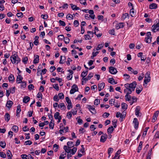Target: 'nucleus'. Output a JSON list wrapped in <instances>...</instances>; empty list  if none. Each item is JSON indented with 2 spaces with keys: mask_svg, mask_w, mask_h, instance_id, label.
<instances>
[{
  "mask_svg": "<svg viewBox=\"0 0 159 159\" xmlns=\"http://www.w3.org/2000/svg\"><path fill=\"white\" fill-rule=\"evenodd\" d=\"M149 127H146L145 129H144V130L143 132L142 136L143 137H144L145 136H146L147 133V131L148 130V129H149Z\"/></svg>",
  "mask_w": 159,
  "mask_h": 159,
  "instance_id": "obj_43",
  "label": "nucleus"
},
{
  "mask_svg": "<svg viewBox=\"0 0 159 159\" xmlns=\"http://www.w3.org/2000/svg\"><path fill=\"white\" fill-rule=\"evenodd\" d=\"M16 16L18 17L22 18L23 15L22 12H20L17 13L16 14Z\"/></svg>",
  "mask_w": 159,
  "mask_h": 159,
  "instance_id": "obj_58",
  "label": "nucleus"
},
{
  "mask_svg": "<svg viewBox=\"0 0 159 159\" xmlns=\"http://www.w3.org/2000/svg\"><path fill=\"white\" fill-rule=\"evenodd\" d=\"M28 60V58L27 57H25L23 58L22 61L25 64H26L27 63V61Z\"/></svg>",
  "mask_w": 159,
  "mask_h": 159,
  "instance_id": "obj_53",
  "label": "nucleus"
},
{
  "mask_svg": "<svg viewBox=\"0 0 159 159\" xmlns=\"http://www.w3.org/2000/svg\"><path fill=\"white\" fill-rule=\"evenodd\" d=\"M136 93L138 94H139L143 90V87L142 85H140L137 86L136 89Z\"/></svg>",
  "mask_w": 159,
  "mask_h": 159,
  "instance_id": "obj_14",
  "label": "nucleus"
},
{
  "mask_svg": "<svg viewBox=\"0 0 159 159\" xmlns=\"http://www.w3.org/2000/svg\"><path fill=\"white\" fill-rule=\"evenodd\" d=\"M127 105L125 103L123 102L121 103V107L123 109H126L127 108Z\"/></svg>",
  "mask_w": 159,
  "mask_h": 159,
  "instance_id": "obj_41",
  "label": "nucleus"
},
{
  "mask_svg": "<svg viewBox=\"0 0 159 159\" xmlns=\"http://www.w3.org/2000/svg\"><path fill=\"white\" fill-rule=\"evenodd\" d=\"M105 83L104 82L99 83L98 85V91H100L103 89L105 87Z\"/></svg>",
  "mask_w": 159,
  "mask_h": 159,
  "instance_id": "obj_13",
  "label": "nucleus"
},
{
  "mask_svg": "<svg viewBox=\"0 0 159 159\" xmlns=\"http://www.w3.org/2000/svg\"><path fill=\"white\" fill-rule=\"evenodd\" d=\"M130 14L132 17H134L135 15V12L134 10V7H132L130 11Z\"/></svg>",
  "mask_w": 159,
  "mask_h": 159,
  "instance_id": "obj_34",
  "label": "nucleus"
},
{
  "mask_svg": "<svg viewBox=\"0 0 159 159\" xmlns=\"http://www.w3.org/2000/svg\"><path fill=\"white\" fill-rule=\"evenodd\" d=\"M151 80L150 77L145 76L144 80L143 82V85L145 87H147V84Z\"/></svg>",
  "mask_w": 159,
  "mask_h": 159,
  "instance_id": "obj_5",
  "label": "nucleus"
},
{
  "mask_svg": "<svg viewBox=\"0 0 159 159\" xmlns=\"http://www.w3.org/2000/svg\"><path fill=\"white\" fill-rule=\"evenodd\" d=\"M157 7V5L155 3H152L149 5V8L151 9H156Z\"/></svg>",
  "mask_w": 159,
  "mask_h": 159,
  "instance_id": "obj_20",
  "label": "nucleus"
},
{
  "mask_svg": "<svg viewBox=\"0 0 159 159\" xmlns=\"http://www.w3.org/2000/svg\"><path fill=\"white\" fill-rule=\"evenodd\" d=\"M88 71L87 70L86 71H83L81 73V76L83 78H84L87 74Z\"/></svg>",
  "mask_w": 159,
  "mask_h": 159,
  "instance_id": "obj_47",
  "label": "nucleus"
},
{
  "mask_svg": "<svg viewBox=\"0 0 159 159\" xmlns=\"http://www.w3.org/2000/svg\"><path fill=\"white\" fill-rule=\"evenodd\" d=\"M104 46V43H102L100 44H99L98 45L97 48H96V50H98L102 49Z\"/></svg>",
  "mask_w": 159,
  "mask_h": 159,
  "instance_id": "obj_44",
  "label": "nucleus"
},
{
  "mask_svg": "<svg viewBox=\"0 0 159 159\" xmlns=\"http://www.w3.org/2000/svg\"><path fill=\"white\" fill-rule=\"evenodd\" d=\"M77 150V148L76 147L73 148L72 150L71 149V154L72 155H74L76 152Z\"/></svg>",
  "mask_w": 159,
  "mask_h": 159,
  "instance_id": "obj_46",
  "label": "nucleus"
},
{
  "mask_svg": "<svg viewBox=\"0 0 159 159\" xmlns=\"http://www.w3.org/2000/svg\"><path fill=\"white\" fill-rule=\"evenodd\" d=\"M73 15H71L70 14H68L66 16V18L67 19H69L70 18L71 19H73Z\"/></svg>",
  "mask_w": 159,
  "mask_h": 159,
  "instance_id": "obj_59",
  "label": "nucleus"
},
{
  "mask_svg": "<svg viewBox=\"0 0 159 159\" xmlns=\"http://www.w3.org/2000/svg\"><path fill=\"white\" fill-rule=\"evenodd\" d=\"M107 135L106 134H103L101 137L100 141L101 142L104 143L106 140Z\"/></svg>",
  "mask_w": 159,
  "mask_h": 159,
  "instance_id": "obj_11",
  "label": "nucleus"
},
{
  "mask_svg": "<svg viewBox=\"0 0 159 159\" xmlns=\"http://www.w3.org/2000/svg\"><path fill=\"white\" fill-rule=\"evenodd\" d=\"M6 153L7 157H8L9 158H11L12 157V155L11 154V152L9 150H8Z\"/></svg>",
  "mask_w": 159,
  "mask_h": 159,
  "instance_id": "obj_45",
  "label": "nucleus"
},
{
  "mask_svg": "<svg viewBox=\"0 0 159 159\" xmlns=\"http://www.w3.org/2000/svg\"><path fill=\"white\" fill-rule=\"evenodd\" d=\"M58 95L60 99H62L64 98V95L62 93H59Z\"/></svg>",
  "mask_w": 159,
  "mask_h": 159,
  "instance_id": "obj_54",
  "label": "nucleus"
},
{
  "mask_svg": "<svg viewBox=\"0 0 159 159\" xmlns=\"http://www.w3.org/2000/svg\"><path fill=\"white\" fill-rule=\"evenodd\" d=\"M115 99H112L109 101V103L111 106L114 105L115 101Z\"/></svg>",
  "mask_w": 159,
  "mask_h": 159,
  "instance_id": "obj_52",
  "label": "nucleus"
},
{
  "mask_svg": "<svg viewBox=\"0 0 159 159\" xmlns=\"http://www.w3.org/2000/svg\"><path fill=\"white\" fill-rule=\"evenodd\" d=\"M154 138L155 139H157L159 138V133L158 131H157L156 132L154 136Z\"/></svg>",
  "mask_w": 159,
  "mask_h": 159,
  "instance_id": "obj_63",
  "label": "nucleus"
},
{
  "mask_svg": "<svg viewBox=\"0 0 159 159\" xmlns=\"http://www.w3.org/2000/svg\"><path fill=\"white\" fill-rule=\"evenodd\" d=\"M126 88L124 90V92H126V93L127 94H130L131 93L132 91H133L132 89L129 87H125Z\"/></svg>",
  "mask_w": 159,
  "mask_h": 159,
  "instance_id": "obj_17",
  "label": "nucleus"
},
{
  "mask_svg": "<svg viewBox=\"0 0 159 159\" xmlns=\"http://www.w3.org/2000/svg\"><path fill=\"white\" fill-rule=\"evenodd\" d=\"M34 58L33 61V63L34 64L39 63V56L38 55H34Z\"/></svg>",
  "mask_w": 159,
  "mask_h": 159,
  "instance_id": "obj_16",
  "label": "nucleus"
},
{
  "mask_svg": "<svg viewBox=\"0 0 159 159\" xmlns=\"http://www.w3.org/2000/svg\"><path fill=\"white\" fill-rule=\"evenodd\" d=\"M140 108L139 107H137L135 110V114L138 117L139 116Z\"/></svg>",
  "mask_w": 159,
  "mask_h": 159,
  "instance_id": "obj_33",
  "label": "nucleus"
},
{
  "mask_svg": "<svg viewBox=\"0 0 159 159\" xmlns=\"http://www.w3.org/2000/svg\"><path fill=\"white\" fill-rule=\"evenodd\" d=\"M152 154V148H151L148 151L146 159H151V155Z\"/></svg>",
  "mask_w": 159,
  "mask_h": 159,
  "instance_id": "obj_24",
  "label": "nucleus"
},
{
  "mask_svg": "<svg viewBox=\"0 0 159 159\" xmlns=\"http://www.w3.org/2000/svg\"><path fill=\"white\" fill-rule=\"evenodd\" d=\"M43 95L40 92H39L37 95V97L38 98H40L39 101H42V100Z\"/></svg>",
  "mask_w": 159,
  "mask_h": 159,
  "instance_id": "obj_39",
  "label": "nucleus"
},
{
  "mask_svg": "<svg viewBox=\"0 0 159 159\" xmlns=\"http://www.w3.org/2000/svg\"><path fill=\"white\" fill-rule=\"evenodd\" d=\"M70 6L72 9L73 10H80V8L79 7H77L76 5H74L73 4H70Z\"/></svg>",
  "mask_w": 159,
  "mask_h": 159,
  "instance_id": "obj_25",
  "label": "nucleus"
},
{
  "mask_svg": "<svg viewBox=\"0 0 159 159\" xmlns=\"http://www.w3.org/2000/svg\"><path fill=\"white\" fill-rule=\"evenodd\" d=\"M6 143L5 141H2L0 142V146L2 148H4L6 147Z\"/></svg>",
  "mask_w": 159,
  "mask_h": 159,
  "instance_id": "obj_40",
  "label": "nucleus"
},
{
  "mask_svg": "<svg viewBox=\"0 0 159 159\" xmlns=\"http://www.w3.org/2000/svg\"><path fill=\"white\" fill-rule=\"evenodd\" d=\"M129 15L128 13H125L123 14V16L121 18L123 20H125L126 18H129Z\"/></svg>",
  "mask_w": 159,
  "mask_h": 159,
  "instance_id": "obj_38",
  "label": "nucleus"
},
{
  "mask_svg": "<svg viewBox=\"0 0 159 159\" xmlns=\"http://www.w3.org/2000/svg\"><path fill=\"white\" fill-rule=\"evenodd\" d=\"M5 120L6 121L8 122L10 118V116L8 113H7L5 114L4 116Z\"/></svg>",
  "mask_w": 159,
  "mask_h": 159,
  "instance_id": "obj_26",
  "label": "nucleus"
},
{
  "mask_svg": "<svg viewBox=\"0 0 159 159\" xmlns=\"http://www.w3.org/2000/svg\"><path fill=\"white\" fill-rule=\"evenodd\" d=\"M65 57L61 56L60 60L59 61V63L60 64H63L64 63V61L65 60Z\"/></svg>",
  "mask_w": 159,
  "mask_h": 159,
  "instance_id": "obj_37",
  "label": "nucleus"
},
{
  "mask_svg": "<svg viewBox=\"0 0 159 159\" xmlns=\"http://www.w3.org/2000/svg\"><path fill=\"white\" fill-rule=\"evenodd\" d=\"M73 142L72 141H68L67 143V145H68L67 146L69 147L70 148L73 147Z\"/></svg>",
  "mask_w": 159,
  "mask_h": 159,
  "instance_id": "obj_56",
  "label": "nucleus"
},
{
  "mask_svg": "<svg viewBox=\"0 0 159 159\" xmlns=\"http://www.w3.org/2000/svg\"><path fill=\"white\" fill-rule=\"evenodd\" d=\"M63 148L65 150L66 153L67 152V153H70L71 151L70 147L65 145L64 146Z\"/></svg>",
  "mask_w": 159,
  "mask_h": 159,
  "instance_id": "obj_21",
  "label": "nucleus"
},
{
  "mask_svg": "<svg viewBox=\"0 0 159 159\" xmlns=\"http://www.w3.org/2000/svg\"><path fill=\"white\" fill-rule=\"evenodd\" d=\"M146 37L145 38V41L147 43H150L152 41V37H151V33L148 32L147 33Z\"/></svg>",
  "mask_w": 159,
  "mask_h": 159,
  "instance_id": "obj_3",
  "label": "nucleus"
},
{
  "mask_svg": "<svg viewBox=\"0 0 159 159\" xmlns=\"http://www.w3.org/2000/svg\"><path fill=\"white\" fill-rule=\"evenodd\" d=\"M129 94H127V93H126V95L125 96L126 100L128 101L130 100L131 98V96L129 95Z\"/></svg>",
  "mask_w": 159,
  "mask_h": 159,
  "instance_id": "obj_48",
  "label": "nucleus"
},
{
  "mask_svg": "<svg viewBox=\"0 0 159 159\" xmlns=\"http://www.w3.org/2000/svg\"><path fill=\"white\" fill-rule=\"evenodd\" d=\"M30 98L28 96H25L23 99V102L25 103H27L29 101Z\"/></svg>",
  "mask_w": 159,
  "mask_h": 159,
  "instance_id": "obj_29",
  "label": "nucleus"
},
{
  "mask_svg": "<svg viewBox=\"0 0 159 159\" xmlns=\"http://www.w3.org/2000/svg\"><path fill=\"white\" fill-rule=\"evenodd\" d=\"M109 72L112 74H116L117 72L116 69L115 67L111 66L109 67Z\"/></svg>",
  "mask_w": 159,
  "mask_h": 159,
  "instance_id": "obj_9",
  "label": "nucleus"
},
{
  "mask_svg": "<svg viewBox=\"0 0 159 159\" xmlns=\"http://www.w3.org/2000/svg\"><path fill=\"white\" fill-rule=\"evenodd\" d=\"M12 130L14 132L17 133L18 130V127L16 125H13L11 128Z\"/></svg>",
  "mask_w": 159,
  "mask_h": 159,
  "instance_id": "obj_35",
  "label": "nucleus"
},
{
  "mask_svg": "<svg viewBox=\"0 0 159 159\" xmlns=\"http://www.w3.org/2000/svg\"><path fill=\"white\" fill-rule=\"evenodd\" d=\"M58 148L59 146L56 144H54L53 146V148L55 152L57 151Z\"/></svg>",
  "mask_w": 159,
  "mask_h": 159,
  "instance_id": "obj_49",
  "label": "nucleus"
},
{
  "mask_svg": "<svg viewBox=\"0 0 159 159\" xmlns=\"http://www.w3.org/2000/svg\"><path fill=\"white\" fill-rule=\"evenodd\" d=\"M144 77V74L143 73H142L141 75H140L138 77V80L139 81H141L142 80Z\"/></svg>",
  "mask_w": 159,
  "mask_h": 159,
  "instance_id": "obj_55",
  "label": "nucleus"
},
{
  "mask_svg": "<svg viewBox=\"0 0 159 159\" xmlns=\"http://www.w3.org/2000/svg\"><path fill=\"white\" fill-rule=\"evenodd\" d=\"M137 83L136 82H134L130 84L127 83L125 84V87H129L132 89L133 91H134L136 88Z\"/></svg>",
  "mask_w": 159,
  "mask_h": 159,
  "instance_id": "obj_2",
  "label": "nucleus"
},
{
  "mask_svg": "<svg viewBox=\"0 0 159 159\" xmlns=\"http://www.w3.org/2000/svg\"><path fill=\"white\" fill-rule=\"evenodd\" d=\"M143 142L142 141H140L138 146L137 149V152L139 153L142 149Z\"/></svg>",
  "mask_w": 159,
  "mask_h": 159,
  "instance_id": "obj_22",
  "label": "nucleus"
},
{
  "mask_svg": "<svg viewBox=\"0 0 159 159\" xmlns=\"http://www.w3.org/2000/svg\"><path fill=\"white\" fill-rule=\"evenodd\" d=\"M66 153L63 152L60 155L59 159H64L66 157Z\"/></svg>",
  "mask_w": 159,
  "mask_h": 159,
  "instance_id": "obj_31",
  "label": "nucleus"
},
{
  "mask_svg": "<svg viewBox=\"0 0 159 159\" xmlns=\"http://www.w3.org/2000/svg\"><path fill=\"white\" fill-rule=\"evenodd\" d=\"M152 31L153 32H155L157 31H159V24H156V25H154L152 26Z\"/></svg>",
  "mask_w": 159,
  "mask_h": 159,
  "instance_id": "obj_10",
  "label": "nucleus"
},
{
  "mask_svg": "<svg viewBox=\"0 0 159 159\" xmlns=\"http://www.w3.org/2000/svg\"><path fill=\"white\" fill-rule=\"evenodd\" d=\"M59 23L60 24V26H65L66 25V23L65 22L61 20L59 21Z\"/></svg>",
  "mask_w": 159,
  "mask_h": 159,
  "instance_id": "obj_57",
  "label": "nucleus"
},
{
  "mask_svg": "<svg viewBox=\"0 0 159 159\" xmlns=\"http://www.w3.org/2000/svg\"><path fill=\"white\" fill-rule=\"evenodd\" d=\"M109 33L110 34L115 35V30L114 29H112L109 31Z\"/></svg>",
  "mask_w": 159,
  "mask_h": 159,
  "instance_id": "obj_51",
  "label": "nucleus"
},
{
  "mask_svg": "<svg viewBox=\"0 0 159 159\" xmlns=\"http://www.w3.org/2000/svg\"><path fill=\"white\" fill-rule=\"evenodd\" d=\"M89 111L92 114H95L96 113V110L94 107L90 105H88L87 107Z\"/></svg>",
  "mask_w": 159,
  "mask_h": 159,
  "instance_id": "obj_8",
  "label": "nucleus"
},
{
  "mask_svg": "<svg viewBox=\"0 0 159 159\" xmlns=\"http://www.w3.org/2000/svg\"><path fill=\"white\" fill-rule=\"evenodd\" d=\"M0 156L3 158H5L6 157V154L2 152H0Z\"/></svg>",
  "mask_w": 159,
  "mask_h": 159,
  "instance_id": "obj_62",
  "label": "nucleus"
},
{
  "mask_svg": "<svg viewBox=\"0 0 159 159\" xmlns=\"http://www.w3.org/2000/svg\"><path fill=\"white\" fill-rule=\"evenodd\" d=\"M124 27V25L123 23H119L116 25V28L117 30H118L120 29L123 28Z\"/></svg>",
  "mask_w": 159,
  "mask_h": 159,
  "instance_id": "obj_15",
  "label": "nucleus"
},
{
  "mask_svg": "<svg viewBox=\"0 0 159 159\" xmlns=\"http://www.w3.org/2000/svg\"><path fill=\"white\" fill-rule=\"evenodd\" d=\"M58 37H62V38H59V39L61 40H62L63 39H64V41L65 43L67 44L69 43L70 39L68 37H66L65 38L64 37L63 35H60L58 36Z\"/></svg>",
  "mask_w": 159,
  "mask_h": 159,
  "instance_id": "obj_6",
  "label": "nucleus"
},
{
  "mask_svg": "<svg viewBox=\"0 0 159 159\" xmlns=\"http://www.w3.org/2000/svg\"><path fill=\"white\" fill-rule=\"evenodd\" d=\"M108 82L110 84H113V83H114L115 84H117V83L115 81L114 79L113 78H109L108 79Z\"/></svg>",
  "mask_w": 159,
  "mask_h": 159,
  "instance_id": "obj_36",
  "label": "nucleus"
},
{
  "mask_svg": "<svg viewBox=\"0 0 159 159\" xmlns=\"http://www.w3.org/2000/svg\"><path fill=\"white\" fill-rule=\"evenodd\" d=\"M13 104V102L10 100L7 101L6 104V106L9 109H10Z\"/></svg>",
  "mask_w": 159,
  "mask_h": 159,
  "instance_id": "obj_18",
  "label": "nucleus"
},
{
  "mask_svg": "<svg viewBox=\"0 0 159 159\" xmlns=\"http://www.w3.org/2000/svg\"><path fill=\"white\" fill-rule=\"evenodd\" d=\"M8 80L10 82L13 83L15 80V78L13 75L10 74L8 77Z\"/></svg>",
  "mask_w": 159,
  "mask_h": 159,
  "instance_id": "obj_27",
  "label": "nucleus"
},
{
  "mask_svg": "<svg viewBox=\"0 0 159 159\" xmlns=\"http://www.w3.org/2000/svg\"><path fill=\"white\" fill-rule=\"evenodd\" d=\"M10 60L13 64H18L20 61V59L16 53H15L10 57Z\"/></svg>",
  "mask_w": 159,
  "mask_h": 159,
  "instance_id": "obj_1",
  "label": "nucleus"
},
{
  "mask_svg": "<svg viewBox=\"0 0 159 159\" xmlns=\"http://www.w3.org/2000/svg\"><path fill=\"white\" fill-rule=\"evenodd\" d=\"M59 107L61 109V110H65L66 109V107L64 103H61L58 105Z\"/></svg>",
  "mask_w": 159,
  "mask_h": 159,
  "instance_id": "obj_32",
  "label": "nucleus"
},
{
  "mask_svg": "<svg viewBox=\"0 0 159 159\" xmlns=\"http://www.w3.org/2000/svg\"><path fill=\"white\" fill-rule=\"evenodd\" d=\"M20 84V88L21 89H23L25 88L26 86V82L25 81H22Z\"/></svg>",
  "mask_w": 159,
  "mask_h": 159,
  "instance_id": "obj_30",
  "label": "nucleus"
},
{
  "mask_svg": "<svg viewBox=\"0 0 159 159\" xmlns=\"http://www.w3.org/2000/svg\"><path fill=\"white\" fill-rule=\"evenodd\" d=\"M59 113L58 112H57L54 115V117L55 119L57 120V119L59 118L60 117H61L59 116Z\"/></svg>",
  "mask_w": 159,
  "mask_h": 159,
  "instance_id": "obj_50",
  "label": "nucleus"
},
{
  "mask_svg": "<svg viewBox=\"0 0 159 159\" xmlns=\"http://www.w3.org/2000/svg\"><path fill=\"white\" fill-rule=\"evenodd\" d=\"M114 130V129L112 126H111L108 128L107 129V133L108 134H111Z\"/></svg>",
  "mask_w": 159,
  "mask_h": 159,
  "instance_id": "obj_28",
  "label": "nucleus"
},
{
  "mask_svg": "<svg viewBox=\"0 0 159 159\" xmlns=\"http://www.w3.org/2000/svg\"><path fill=\"white\" fill-rule=\"evenodd\" d=\"M100 101L99 99H96L94 102V104L95 105H97L100 103Z\"/></svg>",
  "mask_w": 159,
  "mask_h": 159,
  "instance_id": "obj_60",
  "label": "nucleus"
},
{
  "mask_svg": "<svg viewBox=\"0 0 159 159\" xmlns=\"http://www.w3.org/2000/svg\"><path fill=\"white\" fill-rule=\"evenodd\" d=\"M23 77L20 75H18L16 79V81L17 84H19L22 82V80H23Z\"/></svg>",
  "mask_w": 159,
  "mask_h": 159,
  "instance_id": "obj_19",
  "label": "nucleus"
},
{
  "mask_svg": "<svg viewBox=\"0 0 159 159\" xmlns=\"http://www.w3.org/2000/svg\"><path fill=\"white\" fill-rule=\"evenodd\" d=\"M54 121H51L49 124V126L50 129H53L54 126Z\"/></svg>",
  "mask_w": 159,
  "mask_h": 159,
  "instance_id": "obj_42",
  "label": "nucleus"
},
{
  "mask_svg": "<svg viewBox=\"0 0 159 159\" xmlns=\"http://www.w3.org/2000/svg\"><path fill=\"white\" fill-rule=\"evenodd\" d=\"M159 113V111H156L154 113L153 116L152 121L154 122L157 120V118L158 116Z\"/></svg>",
  "mask_w": 159,
  "mask_h": 159,
  "instance_id": "obj_12",
  "label": "nucleus"
},
{
  "mask_svg": "<svg viewBox=\"0 0 159 159\" xmlns=\"http://www.w3.org/2000/svg\"><path fill=\"white\" fill-rule=\"evenodd\" d=\"M72 88L70 91V94H73L75 92L78 91V90L77 86L76 84H74L72 86Z\"/></svg>",
  "mask_w": 159,
  "mask_h": 159,
  "instance_id": "obj_7",
  "label": "nucleus"
},
{
  "mask_svg": "<svg viewBox=\"0 0 159 159\" xmlns=\"http://www.w3.org/2000/svg\"><path fill=\"white\" fill-rule=\"evenodd\" d=\"M133 124L134 125V128L136 130H137L138 128L139 123L138 120L137 118H134L133 121Z\"/></svg>",
  "mask_w": 159,
  "mask_h": 159,
  "instance_id": "obj_4",
  "label": "nucleus"
},
{
  "mask_svg": "<svg viewBox=\"0 0 159 159\" xmlns=\"http://www.w3.org/2000/svg\"><path fill=\"white\" fill-rule=\"evenodd\" d=\"M110 115V114L108 113L105 112L102 115V116L104 118H107Z\"/></svg>",
  "mask_w": 159,
  "mask_h": 159,
  "instance_id": "obj_64",
  "label": "nucleus"
},
{
  "mask_svg": "<svg viewBox=\"0 0 159 159\" xmlns=\"http://www.w3.org/2000/svg\"><path fill=\"white\" fill-rule=\"evenodd\" d=\"M95 17V15H90L88 14L85 15V17L86 19L89 20V18L90 17L92 19H94Z\"/></svg>",
  "mask_w": 159,
  "mask_h": 159,
  "instance_id": "obj_23",
  "label": "nucleus"
},
{
  "mask_svg": "<svg viewBox=\"0 0 159 159\" xmlns=\"http://www.w3.org/2000/svg\"><path fill=\"white\" fill-rule=\"evenodd\" d=\"M84 38L86 40H90L91 39V37L88 34H86L84 35Z\"/></svg>",
  "mask_w": 159,
  "mask_h": 159,
  "instance_id": "obj_61",
  "label": "nucleus"
}]
</instances>
